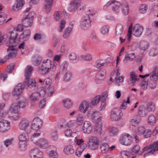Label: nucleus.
<instances>
[{
  "mask_svg": "<svg viewBox=\"0 0 158 158\" xmlns=\"http://www.w3.org/2000/svg\"><path fill=\"white\" fill-rule=\"evenodd\" d=\"M120 5V3L119 2L115 0H110L106 3L104 7L108 9L112 8L114 11L117 12Z\"/></svg>",
  "mask_w": 158,
  "mask_h": 158,
  "instance_id": "nucleus-7",
  "label": "nucleus"
},
{
  "mask_svg": "<svg viewBox=\"0 0 158 158\" xmlns=\"http://www.w3.org/2000/svg\"><path fill=\"white\" fill-rule=\"evenodd\" d=\"M123 27L121 24H118L115 28V35L120 36L123 34Z\"/></svg>",
  "mask_w": 158,
  "mask_h": 158,
  "instance_id": "nucleus-30",
  "label": "nucleus"
},
{
  "mask_svg": "<svg viewBox=\"0 0 158 158\" xmlns=\"http://www.w3.org/2000/svg\"><path fill=\"white\" fill-rule=\"evenodd\" d=\"M9 121L6 120H2L0 121V132L4 133L8 131L10 128Z\"/></svg>",
  "mask_w": 158,
  "mask_h": 158,
  "instance_id": "nucleus-13",
  "label": "nucleus"
},
{
  "mask_svg": "<svg viewBox=\"0 0 158 158\" xmlns=\"http://www.w3.org/2000/svg\"><path fill=\"white\" fill-rule=\"evenodd\" d=\"M118 130L117 127H112L110 130V134L111 136H114L116 135L118 132Z\"/></svg>",
  "mask_w": 158,
  "mask_h": 158,
  "instance_id": "nucleus-55",
  "label": "nucleus"
},
{
  "mask_svg": "<svg viewBox=\"0 0 158 158\" xmlns=\"http://www.w3.org/2000/svg\"><path fill=\"white\" fill-rule=\"evenodd\" d=\"M120 143L122 144L125 145H129L132 143L131 136L127 133L122 134L120 136Z\"/></svg>",
  "mask_w": 158,
  "mask_h": 158,
  "instance_id": "nucleus-12",
  "label": "nucleus"
},
{
  "mask_svg": "<svg viewBox=\"0 0 158 158\" xmlns=\"http://www.w3.org/2000/svg\"><path fill=\"white\" fill-rule=\"evenodd\" d=\"M18 35V34L16 32H13L11 34L9 41L11 45L7 49V51L9 53L6 56V59H10L12 57L15 56L17 54V50L15 48L14 46H16L19 41L17 38Z\"/></svg>",
  "mask_w": 158,
  "mask_h": 158,
  "instance_id": "nucleus-1",
  "label": "nucleus"
},
{
  "mask_svg": "<svg viewBox=\"0 0 158 158\" xmlns=\"http://www.w3.org/2000/svg\"><path fill=\"white\" fill-rule=\"evenodd\" d=\"M147 109L149 111H153L155 110L154 103L152 102H149L147 104Z\"/></svg>",
  "mask_w": 158,
  "mask_h": 158,
  "instance_id": "nucleus-53",
  "label": "nucleus"
},
{
  "mask_svg": "<svg viewBox=\"0 0 158 158\" xmlns=\"http://www.w3.org/2000/svg\"><path fill=\"white\" fill-rule=\"evenodd\" d=\"M76 142L77 144L80 146L76 150L75 154L77 156L79 157L87 147V145L85 143H84V141L82 139H76Z\"/></svg>",
  "mask_w": 158,
  "mask_h": 158,
  "instance_id": "nucleus-9",
  "label": "nucleus"
},
{
  "mask_svg": "<svg viewBox=\"0 0 158 158\" xmlns=\"http://www.w3.org/2000/svg\"><path fill=\"white\" fill-rule=\"evenodd\" d=\"M122 10L123 14L125 15L128 14L129 11V7L126 2L123 3L122 5Z\"/></svg>",
  "mask_w": 158,
  "mask_h": 158,
  "instance_id": "nucleus-35",
  "label": "nucleus"
},
{
  "mask_svg": "<svg viewBox=\"0 0 158 158\" xmlns=\"http://www.w3.org/2000/svg\"><path fill=\"white\" fill-rule=\"evenodd\" d=\"M24 3L23 0H17L15 4L12 6V9L15 10H18L23 6Z\"/></svg>",
  "mask_w": 158,
  "mask_h": 158,
  "instance_id": "nucleus-25",
  "label": "nucleus"
},
{
  "mask_svg": "<svg viewBox=\"0 0 158 158\" xmlns=\"http://www.w3.org/2000/svg\"><path fill=\"white\" fill-rule=\"evenodd\" d=\"M6 14L3 12H0V25L3 24L5 23H7L8 22L12 19L11 18L7 19Z\"/></svg>",
  "mask_w": 158,
  "mask_h": 158,
  "instance_id": "nucleus-23",
  "label": "nucleus"
},
{
  "mask_svg": "<svg viewBox=\"0 0 158 158\" xmlns=\"http://www.w3.org/2000/svg\"><path fill=\"white\" fill-rule=\"evenodd\" d=\"M138 122L135 119H131L130 123V127L132 128L133 127H135L138 125Z\"/></svg>",
  "mask_w": 158,
  "mask_h": 158,
  "instance_id": "nucleus-60",
  "label": "nucleus"
},
{
  "mask_svg": "<svg viewBox=\"0 0 158 158\" xmlns=\"http://www.w3.org/2000/svg\"><path fill=\"white\" fill-rule=\"evenodd\" d=\"M100 99V96L97 95L94 98L90 103V106H96L99 102Z\"/></svg>",
  "mask_w": 158,
  "mask_h": 158,
  "instance_id": "nucleus-40",
  "label": "nucleus"
},
{
  "mask_svg": "<svg viewBox=\"0 0 158 158\" xmlns=\"http://www.w3.org/2000/svg\"><path fill=\"white\" fill-rule=\"evenodd\" d=\"M24 85L21 83H19L14 88L13 92L14 95L18 96L22 92L24 89Z\"/></svg>",
  "mask_w": 158,
  "mask_h": 158,
  "instance_id": "nucleus-20",
  "label": "nucleus"
},
{
  "mask_svg": "<svg viewBox=\"0 0 158 158\" xmlns=\"http://www.w3.org/2000/svg\"><path fill=\"white\" fill-rule=\"evenodd\" d=\"M72 74L69 72H67L64 76L63 81L65 82H67L69 81L72 77Z\"/></svg>",
  "mask_w": 158,
  "mask_h": 158,
  "instance_id": "nucleus-51",
  "label": "nucleus"
},
{
  "mask_svg": "<svg viewBox=\"0 0 158 158\" xmlns=\"http://www.w3.org/2000/svg\"><path fill=\"white\" fill-rule=\"evenodd\" d=\"M81 3V0H75L72 2L69 7V10L71 12L74 11L79 7Z\"/></svg>",
  "mask_w": 158,
  "mask_h": 158,
  "instance_id": "nucleus-19",
  "label": "nucleus"
},
{
  "mask_svg": "<svg viewBox=\"0 0 158 158\" xmlns=\"http://www.w3.org/2000/svg\"><path fill=\"white\" fill-rule=\"evenodd\" d=\"M13 140L12 138L6 139L4 141V144L6 147H8L12 144Z\"/></svg>",
  "mask_w": 158,
  "mask_h": 158,
  "instance_id": "nucleus-61",
  "label": "nucleus"
},
{
  "mask_svg": "<svg viewBox=\"0 0 158 158\" xmlns=\"http://www.w3.org/2000/svg\"><path fill=\"white\" fill-rule=\"evenodd\" d=\"M63 16V12L58 11L56 12L54 15V18L56 21H59Z\"/></svg>",
  "mask_w": 158,
  "mask_h": 158,
  "instance_id": "nucleus-43",
  "label": "nucleus"
},
{
  "mask_svg": "<svg viewBox=\"0 0 158 158\" xmlns=\"http://www.w3.org/2000/svg\"><path fill=\"white\" fill-rule=\"evenodd\" d=\"M74 150L73 146L70 145L66 146L64 149V152L67 155L72 154L74 153Z\"/></svg>",
  "mask_w": 158,
  "mask_h": 158,
  "instance_id": "nucleus-31",
  "label": "nucleus"
},
{
  "mask_svg": "<svg viewBox=\"0 0 158 158\" xmlns=\"http://www.w3.org/2000/svg\"><path fill=\"white\" fill-rule=\"evenodd\" d=\"M155 143L144 147L142 150L139 151L140 149V147L138 145H135L131 149V153L132 155L138 153L139 155H140L143 152H144V156H148L152 154L155 151H158L156 149H153L154 148L153 144Z\"/></svg>",
  "mask_w": 158,
  "mask_h": 158,
  "instance_id": "nucleus-2",
  "label": "nucleus"
},
{
  "mask_svg": "<svg viewBox=\"0 0 158 158\" xmlns=\"http://www.w3.org/2000/svg\"><path fill=\"white\" fill-rule=\"evenodd\" d=\"M64 135L68 137H70L72 136V135L73 134H76V133H72V131L70 129H67L65 130L64 131Z\"/></svg>",
  "mask_w": 158,
  "mask_h": 158,
  "instance_id": "nucleus-58",
  "label": "nucleus"
},
{
  "mask_svg": "<svg viewBox=\"0 0 158 158\" xmlns=\"http://www.w3.org/2000/svg\"><path fill=\"white\" fill-rule=\"evenodd\" d=\"M40 133L38 132H36L34 133L31 138V140L33 143L36 144L38 141V138L40 136Z\"/></svg>",
  "mask_w": 158,
  "mask_h": 158,
  "instance_id": "nucleus-36",
  "label": "nucleus"
},
{
  "mask_svg": "<svg viewBox=\"0 0 158 158\" xmlns=\"http://www.w3.org/2000/svg\"><path fill=\"white\" fill-rule=\"evenodd\" d=\"M63 102L64 107L68 109L70 108L73 105L71 101L69 98L64 99Z\"/></svg>",
  "mask_w": 158,
  "mask_h": 158,
  "instance_id": "nucleus-34",
  "label": "nucleus"
},
{
  "mask_svg": "<svg viewBox=\"0 0 158 158\" xmlns=\"http://www.w3.org/2000/svg\"><path fill=\"white\" fill-rule=\"evenodd\" d=\"M135 57V55L134 53L128 54L125 56L124 61V62L126 63L127 61H132Z\"/></svg>",
  "mask_w": 158,
  "mask_h": 158,
  "instance_id": "nucleus-37",
  "label": "nucleus"
},
{
  "mask_svg": "<svg viewBox=\"0 0 158 158\" xmlns=\"http://www.w3.org/2000/svg\"><path fill=\"white\" fill-rule=\"evenodd\" d=\"M106 71L105 70H100L97 72L96 77L95 81L98 83L102 82L105 77Z\"/></svg>",
  "mask_w": 158,
  "mask_h": 158,
  "instance_id": "nucleus-17",
  "label": "nucleus"
},
{
  "mask_svg": "<svg viewBox=\"0 0 158 158\" xmlns=\"http://www.w3.org/2000/svg\"><path fill=\"white\" fill-rule=\"evenodd\" d=\"M100 148L102 152L105 153L109 150V145L106 143H103L100 146Z\"/></svg>",
  "mask_w": 158,
  "mask_h": 158,
  "instance_id": "nucleus-38",
  "label": "nucleus"
},
{
  "mask_svg": "<svg viewBox=\"0 0 158 158\" xmlns=\"http://www.w3.org/2000/svg\"><path fill=\"white\" fill-rule=\"evenodd\" d=\"M151 77L154 81H156L158 79V70L154 69L150 73Z\"/></svg>",
  "mask_w": 158,
  "mask_h": 158,
  "instance_id": "nucleus-44",
  "label": "nucleus"
},
{
  "mask_svg": "<svg viewBox=\"0 0 158 158\" xmlns=\"http://www.w3.org/2000/svg\"><path fill=\"white\" fill-rule=\"evenodd\" d=\"M132 26L130 25L129 27L127 35V40L128 41L131 38L132 32L135 36L139 37L142 34L143 30V27L139 24H135L132 31Z\"/></svg>",
  "mask_w": 158,
  "mask_h": 158,
  "instance_id": "nucleus-5",
  "label": "nucleus"
},
{
  "mask_svg": "<svg viewBox=\"0 0 158 158\" xmlns=\"http://www.w3.org/2000/svg\"><path fill=\"white\" fill-rule=\"evenodd\" d=\"M99 113L94 110L90 109L88 111V116L94 119L95 123L97 121H102L101 118L99 116Z\"/></svg>",
  "mask_w": 158,
  "mask_h": 158,
  "instance_id": "nucleus-14",
  "label": "nucleus"
},
{
  "mask_svg": "<svg viewBox=\"0 0 158 158\" xmlns=\"http://www.w3.org/2000/svg\"><path fill=\"white\" fill-rule=\"evenodd\" d=\"M148 85L150 89H154L156 85V81L151 80L150 81H148Z\"/></svg>",
  "mask_w": 158,
  "mask_h": 158,
  "instance_id": "nucleus-64",
  "label": "nucleus"
},
{
  "mask_svg": "<svg viewBox=\"0 0 158 158\" xmlns=\"http://www.w3.org/2000/svg\"><path fill=\"white\" fill-rule=\"evenodd\" d=\"M50 148L51 150L49 152L48 156L49 158H57V153L56 148L53 146H51Z\"/></svg>",
  "mask_w": 158,
  "mask_h": 158,
  "instance_id": "nucleus-21",
  "label": "nucleus"
},
{
  "mask_svg": "<svg viewBox=\"0 0 158 158\" xmlns=\"http://www.w3.org/2000/svg\"><path fill=\"white\" fill-rule=\"evenodd\" d=\"M89 103L86 101H83L81 104L79 109L81 112L85 113L88 109Z\"/></svg>",
  "mask_w": 158,
  "mask_h": 158,
  "instance_id": "nucleus-26",
  "label": "nucleus"
},
{
  "mask_svg": "<svg viewBox=\"0 0 158 158\" xmlns=\"http://www.w3.org/2000/svg\"><path fill=\"white\" fill-rule=\"evenodd\" d=\"M122 115V113L118 109L114 108L110 111V118L112 120H118L121 118Z\"/></svg>",
  "mask_w": 158,
  "mask_h": 158,
  "instance_id": "nucleus-11",
  "label": "nucleus"
},
{
  "mask_svg": "<svg viewBox=\"0 0 158 158\" xmlns=\"http://www.w3.org/2000/svg\"><path fill=\"white\" fill-rule=\"evenodd\" d=\"M124 77L123 76H119L117 78H115L116 84L118 86L122 84L124 80Z\"/></svg>",
  "mask_w": 158,
  "mask_h": 158,
  "instance_id": "nucleus-54",
  "label": "nucleus"
},
{
  "mask_svg": "<svg viewBox=\"0 0 158 158\" xmlns=\"http://www.w3.org/2000/svg\"><path fill=\"white\" fill-rule=\"evenodd\" d=\"M145 128L144 127H140L137 128L135 130L134 132L139 135H141L143 134V132H144Z\"/></svg>",
  "mask_w": 158,
  "mask_h": 158,
  "instance_id": "nucleus-41",
  "label": "nucleus"
},
{
  "mask_svg": "<svg viewBox=\"0 0 158 158\" xmlns=\"http://www.w3.org/2000/svg\"><path fill=\"white\" fill-rule=\"evenodd\" d=\"M53 1V0H46L45 1L44 8L47 13H48L51 10L52 6Z\"/></svg>",
  "mask_w": 158,
  "mask_h": 158,
  "instance_id": "nucleus-28",
  "label": "nucleus"
},
{
  "mask_svg": "<svg viewBox=\"0 0 158 158\" xmlns=\"http://www.w3.org/2000/svg\"><path fill=\"white\" fill-rule=\"evenodd\" d=\"M151 134V131L149 129L144 130V132H143V136L145 138H147L150 136Z\"/></svg>",
  "mask_w": 158,
  "mask_h": 158,
  "instance_id": "nucleus-62",
  "label": "nucleus"
},
{
  "mask_svg": "<svg viewBox=\"0 0 158 158\" xmlns=\"http://www.w3.org/2000/svg\"><path fill=\"white\" fill-rule=\"evenodd\" d=\"M69 60L72 62L77 60V56L76 54L74 52H71L69 55Z\"/></svg>",
  "mask_w": 158,
  "mask_h": 158,
  "instance_id": "nucleus-57",
  "label": "nucleus"
},
{
  "mask_svg": "<svg viewBox=\"0 0 158 158\" xmlns=\"http://www.w3.org/2000/svg\"><path fill=\"white\" fill-rule=\"evenodd\" d=\"M84 121V118L83 115L81 114H78L77 117V122L78 124L81 125Z\"/></svg>",
  "mask_w": 158,
  "mask_h": 158,
  "instance_id": "nucleus-59",
  "label": "nucleus"
},
{
  "mask_svg": "<svg viewBox=\"0 0 158 158\" xmlns=\"http://www.w3.org/2000/svg\"><path fill=\"white\" fill-rule=\"evenodd\" d=\"M99 141L97 137L95 136L90 137L87 143L88 148L92 150H95L98 149Z\"/></svg>",
  "mask_w": 158,
  "mask_h": 158,
  "instance_id": "nucleus-6",
  "label": "nucleus"
},
{
  "mask_svg": "<svg viewBox=\"0 0 158 158\" xmlns=\"http://www.w3.org/2000/svg\"><path fill=\"white\" fill-rule=\"evenodd\" d=\"M121 158H129V153L128 152L125 151H122L120 153Z\"/></svg>",
  "mask_w": 158,
  "mask_h": 158,
  "instance_id": "nucleus-52",
  "label": "nucleus"
},
{
  "mask_svg": "<svg viewBox=\"0 0 158 158\" xmlns=\"http://www.w3.org/2000/svg\"><path fill=\"white\" fill-rule=\"evenodd\" d=\"M156 117L153 115H150L148 118V123L150 125H153L156 123Z\"/></svg>",
  "mask_w": 158,
  "mask_h": 158,
  "instance_id": "nucleus-46",
  "label": "nucleus"
},
{
  "mask_svg": "<svg viewBox=\"0 0 158 158\" xmlns=\"http://www.w3.org/2000/svg\"><path fill=\"white\" fill-rule=\"evenodd\" d=\"M96 16V13L89 10L83 17L81 21L80 26L81 29L86 30L91 26V20Z\"/></svg>",
  "mask_w": 158,
  "mask_h": 158,
  "instance_id": "nucleus-3",
  "label": "nucleus"
},
{
  "mask_svg": "<svg viewBox=\"0 0 158 158\" xmlns=\"http://www.w3.org/2000/svg\"><path fill=\"white\" fill-rule=\"evenodd\" d=\"M69 64L66 61H63L60 64V71L62 72H65L67 71Z\"/></svg>",
  "mask_w": 158,
  "mask_h": 158,
  "instance_id": "nucleus-33",
  "label": "nucleus"
},
{
  "mask_svg": "<svg viewBox=\"0 0 158 158\" xmlns=\"http://www.w3.org/2000/svg\"><path fill=\"white\" fill-rule=\"evenodd\" d=\"M148 44L147 42L142 41L140 43L139 48L141 50L144 51L148 49Z\"/></svg>",
  "mask_w": 158,
  "mask_h": 158,
  "instance_id": "nucleus-39",
  "label": "nucleus"
},
{
  "mask_svg": "<svg viewBox=\"0 0 158 158\" xmlns=\"http://www.w3.org/2000/svg\"><path fill=\"white\" fill-rule=\"evenodd\" d=\"M29 124L28 120L26 119H23L19 123V127L21 130H25L27 128Z\"/></svg>",
  "mask_w": 158,
  "mask_h": 158,
  "instance_id": "nucleus-24",
  "label": "nucleus"
},
{
  "mask_svg": "<svg viewBox=\"0 0 158 158\" xmlns=\"http://www.w3.org/2000/svg\"><path fill=\"white\" fill-rule=\"evenodd\" d=\"M36 144L38 145L41 148L44 149L47 148L48 146L47 140L42 138L38 139L37 143Z\"/></svg>",
  "mask_w": 158,
  "mask_h": 158,
  "instance_id": "nucleus-22",
  "label": "nucleus"
},
{
  "mask_svg": "<svg viewBox=\"0 0 158 158\" xmlns=\"http://www.w3.org/2000/svg\"><path fill=\"white\" fill-rule=\"evenodd\" d=\"M102 121H96L94 128V133L95 135H100L102 134Z\"/></svg>",
  "mask_w": 158,
  "mask_h": 158,
  "instance_id": "nucleus-18",
  "label": "nucleus"
},
{
  "mask_svg": "<svg viewBox=\"0 0 158 158\" xmlns=\"http://www.w3.org/2000/svg\"><path fill=\"white\" fill-rule=\"evenodd\" d=\"M130 103L129 97H128L126 101L125 100L122 103L120 108L123 109H126L127 107V103Z\"/></svg>",
  "mask_w": 158,
  "mask_h": 158,
  "instance_id": "nucleus-56",
  "label": "nucleus"
},
{
  "mask_svg": "<svg viewBox=\"0 0 158 158\" xmlns=\"http://www.w3.org/2000/svg\"><path fill=\"white\" fill-rule=\"evenodd\" d=\"M148 9L147 5L146 4L141 5L139 10V12L140 13L143 14L146 12Z\"/></svg>",
  "mask_w": 158,
  "mask_h": 158,
  "instance_id": "nucleus-49",
  "label": "nucleus"
},
{
  "mask_svg": "<svg viewBox=\"0 0 158 158\" xmlns=\"http://www.w3.org/2000/svg\"><path fill=\"white\" fill-rule=\"evenodd\" d=\"M39 94L38 93L31 94H30L29 98L30 100L33 102L37 101L39 98Z\"/></svg>",
  "mask_w": 158,
  "mask_h": 158,
  "instance_id": "nucleus-48",
  "label": "nucleus"
},
{
  "mask_svg": "<svg viewBox=\"0 0 158 158\" xmlns=\"http://www.w3.org/2000/svg\"><path fill=\"white\" fill-rule=\"evenodd\" d=\"M31 32L29 30L24 31L20 35V39L24 41H27L30 37Z\"/></svg>",
  "mask_w": 158,
  "mask_h": 158,
  "instance_id": "nucleus-29",
  "label": "nucleus"
},
{
  "mask_svg": "<svg viewBox=\"0 0 158 158\" xmlns=\"http://www.w3.org/2000/svg\"><path fill=\"white\" fill-rule=\"evenodd\" d=\"M109 27L106 25L102 26L101 28L100 31L101 33L103 35H106L108 33Z\"/></svg>",
  "mask_w": 158,
  "mask_h": 158,
  "instance_id": "nucleus-45",
  "label": "nucleus"
},
{
  "mask_svg": "<svg viewBox=\"0 0 158 158\" xmlns=\"http://www.w3.org/2000/svg\"><path fill=\"white\" fill-rule=\"evenodd\" d=\"M8 39V37L6 35H2L0 32V45L3 44Z\"/></svg>",
  "mask_w": 158,
  "mask_h": 158,
  "instance_id": "nucleus-50",
  "label": "nucleus"
},
{
  "mask_svg": "<svg viewBox=\"0 0 158 158\" xmlns=\"http://www.w3.org/2000/svg\"><path fill=\"white\" fill-rule=\"evenodd\" d=\"M19 104L16 102L13 103L10 109V112L14 114H18L20 111V108Z\"/></svg>",
  "mask_w": 158,
  "mask_h": 158,
  "instance_id": "nucleus-27",
  "label": "nucleus"
},
{
  "mask_svg": "<svg viewBox=\"0 0 158 158\" xmlns=\"http://www.w3.org/2000/svg\"><path fill=\"white\" fill-rule=\"evenodd\" d=\"M19 141H27L28 139V136L26 133H23L20 135L18 137Z\"/></svg>",
  "mask_w": 158,
  "mask_h": 158,
  "instance_id": "nucleus-42",
  "label": "nucleus"
},
{
  "mask_svg": "<svg viewBox=\"0 0 158 158\" xmlns=\"http://www.w3.org/2000/svg\"><path fill=\"white\" fill-rule=\"evenodd\" d=\"M33 20L25 17L22 20V23L23 26L25 27L31 26L32 24Z\"/></svg>",
  "mask_w": 158,
  "mask_h": 158,
  "instance_id": "nucleus-32",
  "label": "nucleus"
},
{
  "mask_svg": "<svg viewBox=\"0 0 158 158\" xmlns=\"http://www.w3.org/2000/svg\"><path fill=\"white\" fill-rule=\"evenodd\" d=\"M19 148L22 151H25L27 147L26 141H19Z\"/></svg>",
  "mask_w": 158,
  "mask_h": 158,
  "instance_id": "nucleus-47",
  "label": "nucleus"
},
{
  "mask_svg": "<svg viewBox=\"0 0 158 158\" xmlns=\"http://www.w3.org/2000/svg\"><path fill=\"white\" fill-rule=\"evenodd\" d=\"M29 156L30 158H42L43 152L37 148H34L30 151Z\"/></svg>",
  "mask_w": 158,
  "mask_h": 158,
  "instance_id": "nucleus-10",
  "label": "nucleus"
},
{
  "mask_svg": "<svg viewBox=\"0 0 158 158\" xmlns=\"http://www.w3.org/2000/svg\"><path fill=\"white\" fill-rule=\"evenodd\" d=\"M42 120L39 118H34L31 124V128L34 130H37L40 129L42 125Z\"/></svg>",
  "mask_w": 158,
  "mask_h": 158,
  "instance_id": "nucleus-15",
  "label": "nucleus"
},
{
  "mask_svg": "<svg viewBox=\"0 0 158 158\" xmlns=\"http://www.w3.org/2000/svg\"><path fill=\"white\" fill-rule=\"evenodd\" d=\"M14 68V65L12 64H10L8 65L6 69V71L8 73L12 72Z\"/></svg>",
  "mask_w": 158,
  "mask_h": 158,
  "instance_id": "nucleus-63",
  "label": "nucleus"
},
{
  "mask_svg": "<svg viewBox=\"0 0 158 158\" xmlns=\"http://www.w3.org/2000/svg\"><path fill=\"white\" fill-rule=\"evenodd\" d=\"M33 70V67L31 66H27L25 72V76L26 80L24 83V86L35 87V81L30 78Z\"/></svg>",
  "mask_w": 158,
  "mask_h": 158,
  "instance_id": "nucleus-4",
  "label": "nucleus"
},
{
  "mask_svg": "<svg viewBox=\"0 0 158 158\" xmlns=\"http://www.w3.org/2000/svg\"><path fill=\"white\" fill-rule=\"evenodd\" d=\"M52 67V62L51 60L48 59L44 60L42 62L41 69L43 74L48 73Z\"/></svg>",
  "mask_w": 158,
  "mask_h": 158,
  "instance_id": "nucleus-8",
  "label": "nucleus"
},
{
  "mask_svg": "<svg viewBox=\"0 0 158 158\" xmlns=\"http://www.w3.org/2000/svg\"><path fill=\"white\" fill-rule=\"evenodd\" d=\"M93 126L91 123L89 121L84 122L82 127V131L85 133H90L93 129Z\"/></svg>",
  "mask_w": 158,
  "mask_h": 158,
  "instance_id": "nucleus-16",
  "label": "nucleus"
}]
</instances>
